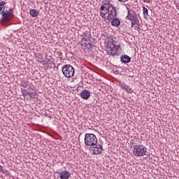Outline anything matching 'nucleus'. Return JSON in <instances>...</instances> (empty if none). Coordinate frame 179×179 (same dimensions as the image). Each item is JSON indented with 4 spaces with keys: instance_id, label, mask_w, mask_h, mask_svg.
I'll return each instance as SVG.
<instances>
[{
    "instance_id": "nucleus-1",
    "label": "nucleus",
    "mask_w": 179,
    "mask_h": 179,
    "mask_svg": "<svg viewBox=\"0 0 179 179\" xmlns=\"http://www.w3.org/2000/svg\"><path fill=\"white\" fill-rule=\"evenodd\" d=\"M111 6L110 0H105L99 8L101 17L104 20H113L117 16V10H110Z\"/></svg>"
},
{
    "instance_id": "nucleus-2",
    "label": "nucleus",
    "mask_w": 179,
    "mask_h": 179,
    "mask_svg": "<svg viewBox=\"0 0 179 179\" xmlns=\"http://www.w3.org/2000/svg\"><path fill=\"white\" fill-rule=\"evenodd\" d=\"M6 2L0 1V15H2L3 22H9L13 17V8L6 10Z\"/></svg>"
},
{
    "instance_id": "nucleus-3",
    "label": "nucleus",
    "mask_w": 179,
    "mask_h": 179,
    "mask_svg": "<svg viewBox=\"0 0 179 179\" xmlns=\"http://www.w3.org/2000/svg\"><path fill=\"white\" fill-rule=\"evenodd\" d=\"M106 48L108 54L114 57L115 55H117V52L121 48V46L120 45H117L114 41H110L107 42Z\"/></svg>"
},
{
    "instance_id": "nucleus-4",
    "label": "nucleus",
    "mask_w": 179,
    "mask_h": 179,
    "mask_svg": "<svg viewBox=\"0 0 179 179\" xmlns=\"http://www.w3.org/2000/svg\"><path fill=\"white\" fill-rule=\"evenodd\" d=\"M62 71L65 78H73V75H75V69L71 64L64 65Z\"/></svg>"
},
{
    "instance_id": "nucleus-5",
    "label": "nucleus",
    "mask_w": 179,
    "mask_h": 179,
    "mask_svg": "<svg viewBox=\"0 0 179 179\" xmlns=\"http://www.w3.org/2000/svg\"><path fill=\"white\" fill-rule=\"evenodd\" d=\"M85 143L88 146H93L97 143V137L96 135H85Z\"/></svg>"
},
{
    "instance_id": "nucleus-6",
    "label": "nucleus",
    "mask_w": 179,
    "mask_h": 179,
    "mask_svg": "<svg viewBox=\"0 0 179 179\" xmlns=\"http://www.w3.org/2000/svg\"><path fill=\"white\" fill-rule=\"evenodd\" d=\"M127 23L128 24H131V27H134L135 24V12L134 11H129L127 15Z\"/></svg>"
},
{
    "instance_id": "nucleus-7",
    "label": "nucleus",
    "mask_w": 179,
    "mask_h": 179,
    "mask_svg": "<svg viewBox=\"0 0 179 179\" xmlns=\"http://www.w3.org/2000/svg\"><path fill=\"white\" fill-rule=\"evenodd\" d=\"M146 148L143 145L136 146V156H143V155H146Z\"/></svg>"
},
{
    "instance_id": "nucleus-8",
    "label": "nucleus",
    "mask_w": 179,
    "mask_h": 179,
    "mask_svg": "<svg viewBox=\"0 0 179 179\" xmlns=\"http://www.w3.org/2000/svg\"><path fill=\"white\" fill-rule=\"evenodd\" d=\"M92 146L91 150H92L93 155H101V152H103V147L100 144L96 143Z\"/></svg>"
},
{
    "instance_id": "nucleus-9",
    "label": "nucleus",
    "mask_w": 179,
    "mask_h": 179,
    "mask_svg": "<svg viewBox=\"0 0 179 179\" xmlns=\"http://www.w3.org/2000/svg\"><path fill=\"white\" fill-rule=\"evenodd\" d=\"M60 179H69L71 178V173L68 171H63L58 172Z\"/></svg>"
},
{
    "instance_id": "nucleus-10",
    "label": "nucleus",
    "mask_w": 179,
    "mask_h": 179,
    "mask_svg": "<svg viewBox=\"0 0 179 179\" xmlns=\"http://www.w3.org/2000/svg\"><path fill=\"white\" fill-rule=\"evenodd\" d=\"M80 96L83 100H87L90 97V92L87 90H83V92H80Z\"/></svg>"
},
{
    "instance_id": "nucleus-11",
    "label": "nucleus",
    "mask_w": 179,
    "mask_h": 179,
    "mask_svg": "<svg viewBox=\"0 0 179 179\" xmlns=\"http://www.w3.org/2000/svg\"><path fill=\"white\" fill-rule=\"evenodd\" d=\"M120 60L123 64H127V62H131V57L127 55H122Z\"/></svg>"
},
{
    "instance_id": "nucleus-12",
    "label": "nucleus",
    "mask_w": 179,
    "mask_h": 179,
    "mask_svg": "<svg viewBox=\"0 0 179 179\" xmlns=\"http://www.w3.org/2000/svg\"><path fill=\"white\" fill-rule=\"evenodd\" d=\"M111 24L112 26H115V27H117V26H120V24H121V21H120V19L115 17L112 18Z\"/></svg>"
},
{
    "instance_id": "nucleus-13",
    "label": "nucleus",
    "mask_w": 179,
    "mask_h": 179,
    "mask_svg": "<svg viewBox=\"0 0 179 179\" xmlns=\"http://www.w3.org/2000/svg\"><path fill=\"white\" fill-rule=\"evenodd\" d=\"M143 13L144 19L148 20V17L149 16V10L145 6L143 7Z\"/></svg>"
},
{
    "instance_id": "nucleus-14",
    "label": "nucleus",
    "mask_w": 179,
    "mask_h": 179,
    "mask_svg": "<svg viewBox=\"0 0 179 179\" xmlns=\"http://www.w3.org/2000/svg\"><path fill=\"white\" fill-rule=\"evenodd\" d=\"M29 14L31 16H32V17H37V16H38V10L32 9L29 11Z\"/></svg>"
},
{
    "instance_id": "nucleus-15",
    "label": "nucleus",
    "mask_w": 179,
    "mask_h": 179,
    "mask_svg": "<svg viewBox=\"0 0 179 179\" xmlns=\"http://www.w3.org/2000/svg\"><path fill=\"white\" fill-rule=\"evenodd\" d=\"M135 30H137L138 31L141 30V24H139L138 18H135Z\"/></svg>"
},
{
    "instance_id": "nucleus-16",
    "label": "nucleus",
    "mask_w": 179,
    "mask_h": 179,
    "mask_svg": "<svg viewBox=\"0 0 179 179\" xmlns=\"http://www.w3.org/2000/svg\"><path fill=\"white\" fill-rule=\"evenodd\" d=\"M82 36L88 38H91L92 34H90V31H85V32L83 33Z\"/></svg>"
},
{
    "instance_id": "nucleus-17",
    "label": "nucleus",
    "mask_w": 179,
    "mask_h": 179,
    "mask_svg": "<svg viewBox=\"0 0 179 179\" xmlns=\"http://www.w3.org/2000/svg\"><path fill=\"white\" fill-rule=\"evenodd\" d=\"M120 86L122 87V89H124V90H128V85H127V84L124 83H120Z\"/></svg>"
},
{
    "instance_id": "nucleus-18",
    "label": "nucleus",
    "mask_w": 179,
    "mask_h": 179,
    "mask_svg": "<svg viewBox=\"0 0 179 179\" xmlns=\"http://www.w3.org/2000/svg\"><path fill=\"white\" fill-rule=\"evenodd\" d=\"M21 86H23V87H27V86H29V81L27 80L22 81Z\"/></svg>"
},
{
    "instance_id": "nucleus-19",
    "label": "nucleus",
    "mask_w": 179,
    "mask_h": 179,
    "mask_svg": "<svg viewBox=\"0 0 179 179\" xmlns=\"http://www.w3.org/2000/svg\"><path fill=\"white\" fill-rule=\"evenodd\" d=\"M81 41H83L85 43H89V41H90V38L83 37L82 38Z\"/></svg>"
},
{
    "instance_id": "nucleus-20",
    "label": "nucleus",
    "mask_w": 179,
    "mask_h": 179,
    "mask_svg": "<svg viewBox=\"0 0 179 179\" xmlns=\"http://www.w3.org/2000/svg\"><path fill=\"white\" fill-rule=\"evenodd\" d=\"M88 43H86V42H83V41H81L80 43V45H81L82 47H86L87 48L88 47Z\"/></svg>"
},
{
    "instance_id": "nucleus-21",
    "label": "nucleus",
    "mask_w": 179,
    "mask_h": 179,
    "mask_svg": "<svg viewBox=\"0 0 179 179\" xmlns=\"http://www.w3.org/2000/svg\"><path fill=\"white\" fill-rule=\"evenodd\" d=\"M109 10H117V8H115V6L111 4V6L109 8Z\"/></svg>"
},
{
    "instance_id": "nucleus-22",
    "label": "nucleus",
    "mask_w": 179,
    "mask_h": 179,
    "mask_svg": "<svg viewBox=\"0 0 179 179\" xmlns=\"http://www.w3.org/2000/svg\"><path fill=\"white\" fill-rule=\"evenodd\" d=\"M109 10H117V8H115V6L111 4V6L109 8Z\"/></svg>"
},
{
    "instance_id": "nucleus-23",
    "label": "nucleus",
    "mask_w": 179,
    "mask_h": 179,
    "mask_svg": "<svg viewBox=\"0 0 179 179\" xmlns=\"http://www.w3.org/2000/svg\"><path fill=\"white\" fill-rule=\"evenodd\" d=\"M88 46L87 48H90V50H93V45L91 43H87Z\"/></svg>"
},
{
    "instance_id": "nucleus-24",
    "label": "nucleus",
    "mask_w": 179,
    "mask_h": 179,
    "mask_svg": "<svg viewBox=\"0 0 179 179\" xmlns=\"http://www.w3.org/2000/svg\"><path fill=\"white\" fill-rule=\"evenodd\" d=\"M127 93H132V90L129 88V87H127V90H125Z\"/></svg>"
},
{
    "instance_id": "nucleus-25",
    "label": "nucleus",
    "mask_w": 179,
    "mask_h": 179,
    "mask_svg": "<svg viewBox=\"0 0 179 179\" xmlns=\"http://www.w3.org/2000/svg\"><path fill=\"white\" fill-rule=\"evenodd\" d=\"M45 59H47L46 64H51V59H48V57H45Z\"/></svg>"
},
{
    "instance_id": "nucleus-26",
    "label": "nucleus",
    "mask_w": 179,
    "mask_h": 179,
    "mask_svg": "<svg viewBox=\"0 0 179 179\" xmlns=\"http://www.w3.org/2000/svg\"><path fill=\"white\" fill-rule=\"evenodd\" d=\"M27 94H28V96H31H31H33V92H27Z\"/></svg>"
},
{
    "instance_id": "nucleus-27",
    "label": "nucleus",
    "mask_w": 179,
    "mask_h": 179,
    "mask_svg": "<svg viewBox=\"0 0 179 179\" xmlns=\"http://www.w3.org/2000/svg\"><path fill=\"white\" fill-rule=\"evenodd\" d=\"M0 171L3 172V167L0 165Z\"/></svg>"
},
{
    "instance_id": "nucleus-28",
    "label": "nucleus",
    "mask_w": 179,
    "mask_h": 179,
    "mask_svg": "<svg viewBox=\"0 0 179 179\" xmlns=\"http://www.w3.org/2000/svg\"><path fill=\"white\" fill-rule=\"evenodd\" d=\"M120 2H127L128 0H118Z\"/></svg>"
},
{
    "instance_id": "nucleus-29",
    "label": "nucleus",
    "mask_w": 179,
    "mask_h": 179,
    "mask_svg": "<svg viewBox=\"0 0 179 179\" xmlns=\"http://www.w3.org/2000/svg\"><path fill=\"white\" fill-rule=\"evenodd\" d=\"M23 96H27V92H25V94H24V92H23Z\"/></svg>"
},
{
    "instance_id": "nucleus-30",
    "label": "nucleus",
    "mask_w": 179,
    "mask_h": 179,
    "mask_svg": "<svg viewBox=\"0 0 179 179\" xmlns=\"http://www.w3.org/2000/svg\"><path fill=\"white\" fill-rule=\"evenodd\" d=\"M85 135H94V134H85Z\"/></svg>"
},
{
    "instance_id": "nucleus-31",
    "label": "nucleus",
    "mask_w": 179,
    "mask_h": 179,
    "mask_svg": "<svg viewBox=\"0 0 179 179\" xmlns=\"http://www.w3.org/2000/svg\"><path fill=\"white\" fill-rule=\"evenodd\" d=\"M103 13H106V10H103Z\"/></svg>"
},
{
    "instance_id": "nucleus-32",
    "label": "nucleus",
    "mask_w": 179,
    "mask_h": 179,
    "mask_svg": "<svg viewBox=\"0 0 179 179\" xmlns=\"http://www.w3.org/2000/svg\"><path fill=\"white\" fill-rule=\"evenodd\" d=\"M134 155H135V152L133 151Z\"/></svg>"
}]
</instances>
